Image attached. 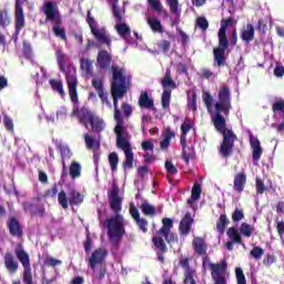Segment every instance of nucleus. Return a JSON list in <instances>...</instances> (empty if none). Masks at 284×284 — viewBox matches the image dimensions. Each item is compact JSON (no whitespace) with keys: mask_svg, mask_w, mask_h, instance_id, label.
<instances>
[{"mask_svg":"<svg viewBox=\"0 0 284 284\" xmlns=\"http://www.w3.org/2000/svg\"><path fill=\"white\" fill-rule=\"evenodd\" d=\"M85 146L88 150H99L101 143L90 134H84Z\"/></svg>","mask_w":284,"mask_h":284,"instance_id":"72a5a7b5","label":"nucleus"},{"mask_svg":"<svg viewBox=\"0 0 284 284\" xmlns=\"http://www.w3.org/2000/svg\"><path fill=\"white\" fill-rule=\"evenodd\" d=\"M176 136V133L170 128L166 126L162 131V141L160 142V148L161 150H168L170 148V143L172 139Z\"/></svg>","mask_w":284,"mask_h":284,"instance_id":"aec40b11","label":"nucleus"},{"mask_svg":"<svg viewBox=\"0 0 284 284\" xmlns=\"http://www.w3.org/2000/svg\"><path fill=\"white\" fill-rule=\"evenodd\" d=\"M172 227H174V221L170 217H164L162 220V227L155 233L152 239L155 247L160 250V252H158V260L160 261V263H165V257L163 256V253L168 252L165 241L169 244L176 243V241H179L176 234L172 232ZM162 236L165 239V241Z\"/></svg>","mask_w":284,"mask_h":284,"instance_id":"0eeeda50","label":"nucleus"},{"mask_svg":"<svg viewBox=\"0 0 284 284\" xmlns=\"http://www.w3.org/2000/svg\"><path fill=\"white\" fill-rule=\"evenodd\" d=\"M92 87L98 92V95L100 97L101 101L103 103L110 104V102L108 101V94H105V92H103V79L93 78L92 79Z\"/></svg>","mask_w":284,"mask_h":284,"instance_id":"b1692460","label":"nucleus"},{"mask_svg":"<svg viewBox=\"0 0 284 284\" xmlns=\"http://www.w3.org/2000/svg\"><path fill=\"white\" fill-rule=\"evenodd\" d=\"M148 6L158 14H168V11L163 7V2H161V0H148Z\"/></svg>","mask_w":284,"mask_h":284,"instance_id":"2f4dec72","label":"nucleus"},{"mask_svg":"<svg viewBox=\"0 0 284 284\" xmlns=\"http://www.w3.org/2000/svg\"><path fill=\"white\" fill-rule=\"evenodd\" d=\"M121 110H122L124 116H126V119H128V116H130L132 114V105H130L125 102L122 103Z\"/></svg>","mask_w":284,"mask_h":284,"instance_id":"052dcab7","label":"nucleus"},{"mask_svg":"<svg viewBox=\"0 0 284 284\" xmlns=\"http://www.w3.org/2000/svg\"><path fill=\"white\" fill-rule=\"evenodd\" d=\"M135 223L142 232H148V220H145L144 217H140L135 220Z\"/></svg>","mask_w":284,"mask_h":284,"instance_id":"4d7b16f0","label":"nucleus"},{"mask_svg":"<svg viewBox=\"0 0 284 284\" xmlns=\"http://www.w3.org/2000/svg\"><path fill=\"white\" fill-rule=\"evenodd\" d=\"M119 0H114L113 3V17L115 19L114 30L118 32L121 39L128 41V39H130V34H132V29L130 28V24L125 23V9L119 8L116 6Z\"/></svg>","mask_w":284,"mask_h":284,"instance_id":"6e6552de","label":"nucleus"},{"mask_svg":"<svg viewBox=\"0 0 284 284\" xmlns=\"http://www.w3.org/2000/svg\"><path fill=\"white\" fill-rule=\"evenodd\" d=\"M0 24H2L3 28L10 26V16H8V10L6 9L0 11Z\"/></svg>","mask_w":284,"mask_h":284,"instance_id":"8fccbe9b","label":"nucleus"},{"mask_svg":"<svg viewBox=\"0 0 284 284\" xmlns=\"http://www.w3.org/2000/svg\"><path fill=\"white\" fill-rule=\"evenodd\" d=\"M235 278L237 284H247V280L245 278V273L241 267H235Z\"/></svg>","mask_w":284,"mask_h":284,"instance_id":"c03bdc74","label":"nucleus"},{"mask_svg":"<svg viewBox=\"0 0 284 284\" xmlns=\"http://www.w3.org/2000/svg\"><path fill=\"white\" fill-rule=\"evenodd\" d=\"M192 223H194V217L192 216V214L186 213L180 222L181 234H183L184 236H187V234H190Z\"/></svg>","mask_w":284,"mask_h":284,"instance_id":"5701e85b","label":"nucleus"},{"mask_svg":"<svg viewBox=\"0 0 284 284\" xmlns=\"http://www.w3.org/2000/svg\"><path fill=\"white\" fill-rule=\"evenodd\" d=\"M245 219V213L241 209H235V211L232 214V221L234 223H239V221H243Z\"/></svg>","mask_w":284,"mask_h":284,"instance_id":"3c124183","label":"nucleus"},{"mask_svg":"<svg viewBox=\"0 0 284 284\" xmlns=\"http://www.w3.org/2000/svg\"><path fill=\"white\" fill-rule=\"evenodd\" d=\"M180 265L184 270V284H196L199 275L195 268L190 267V260L187 257H181Z\"/></svg>","mask_w":284,"mask_h":284,"instance_id":"2eb2a0df","label":"nucleus"},{"mask_svg":"<svg viewBox=\"0 0 284 284\" xmlns=\"http://www.w3.org/2000/svg\"><path fill=\"white\" fill-rule=\"evenodd\" d=\"M97 61L98 67L103 70L105 68H110V64L112 63V57H110V53H108V51H100Z\"/></svg>","mask_w":284,"mask_h":284,"instance_id":"c85d7f7f","label":"nucleus"},{"mask_svg":"<svg viewBox=\"0 0 284 284\" xmlns=\"http://www.w3.org/2000/svg\"><path fill=\"white\" fill-rule=\"evenodd\" d=\"M148 26H150L152 32H158L159 34H163V23L154 16L145 17Z\"/></svg>","mask_w":284,"mask_h":284,"instance_id":"a878e982","label":"nucleus"},{"mask_svg":"<svg viewBox=\"0 0 284 284\" xmlns=\"http://www.w3.org/2000/svg\"><path fill=\"white\" fill-rule=\"evenodd\" d=\"M263 254H265V251L261 246H255L251 250V256L255 258V261H261L263 258Z\"/></svg>","mask_w":284,"mask_h":284,"instance_id":"a18cd8bd","label":"nucleus"},{"mask_svg":"<svg viewBox=\"0 0 284 284\" xmlns=\"http://www.w3.org/2000/svg\"><path fill=\"white\" fill-rule=\"evenodd\" d=\"M16 256L23 267L22 281L24 284H33L32 266H30V255L23 248H16Z\"/></svg>","mask_w":284,"mask_h":284,"instance_id":"f8f14e48","label":"nucleus"},{"mask_svg":"<svg viewBox=\"0 0 284 284\" xmlns=\"http://www.w3.org/2000/svg\"><path fill=\"white\" fill-rule=\"evenodd\" d=\"M203 101L215 130L223 135L220 154L224 158L231 156L234 141H236V134H234V131L227 129V122L225 121V116H227L232 110V93L230 92V87L225 84L220 87L217 101H214L212 94L207 92L203 94Z\"/></svg>","mask_w":284,"mask_h":284,"instance_id":"f257e3e1","label":"nucleus"},{"mask_svg":"<svg viewBox=\"0 0 284 284\" xmlns=\"http://www.w3.org/2000/svg\"><path fill=\"white\" fill-rule=\"evenodd\" d=\"M226 236H229L232 243H237V244L243 243V237L241 236V233L239 232V230H236V227L227 229Z\"/></svg>","mask_w":284,"mask_h":284,"instance_id":"473e14b6","label":"nucleus"},{"mask_svg":"<svg viewBox=\"0 0 284 284\" xmlns=\"http://www.w3.org/2000/svg\"><path fill=\"white\" fill-rule=\"evenodd\" d=\"M50 85L54 92H58L60 97H65V91L63 90V82L61 80H50Z\"/></svg>","mask_w":284,"mask_h":284,"instance_id":"a19ab883","label":"nucleus"},{"mask_svg":"<svg viewBox=\"0 0 284 284\" xmlns=\"http://www.w3.org/2000/svg\"><path fill=\"white\" fill-rule=\"evenodd\" d=\"M26 26V17L23 16V8L16 9V30L20 32Z\"/></svg>","mask_w":284,"mask_h":284,"instance_id":"7c9ffc66","label":"nucleus"},{"mask_svg":"<svg viewBox=\"0 0 284 284\" xmlns=\"http://www.w3.org/2000/svg\"><path fill=\"white\" fill-rule=\"evenodd\" d=\"M250 144L253 150L254 164L258 165V161H261V156L263 154V149L261 148V141H258V138L254 135H250Z\"/></svg>","mask_w":284,"mask_h":284,"instance_id":"f3484780","label":"nucleus"},{"mask_svg":"<svg viewBox=\"0 0 284 284\" xmlns=\"http://www.w3.org/2000/svg\"><path fill=\"white\" fill-rule=\"evenodd\" d=\"M4 267L9 274H17L19 270V262L14 258V255L10 252L4 254Z\"/></svg>","mask_w":284,"mask_h":284,"instance_id":"6ab92c4d","label":"nucleus"},{"mask_svg":"<svg viewBox=\"0 0 284 284\" xmlns=\"http://www.w3.org/2000/svg\"><path fill=\"white\" fill-rule=\"evenodd\" d=\"M113 80L111 82V94L113 98L114 115L113 119H120L124 115L119 110V99H123L132 81V75H126L125 69L113 64L111 67Z\"/></svg>","mask_w":284,"mask_h":284,"instance_id":"423d86ee","label":"nucleus"},{"mask_svg":"<svg viewBox=\"0 0 284 284\" xmlns=\"http://www.w3.org/2000/svg\"><path fill=\"white\" fill-rule=\"evenodd\" d=\"M109 205L114 212L115 215L108 217L104 222L106 227V234L109 236L110 243L113 245H119L121 240L125 235V225H128V221L123 215L119 214L123 207V199L119 196V191L112 190L109 194Z\"/></svg>","mask_w":284,"mask_h":284,"instance_id":"7ed1b4c3","label":"nucleus"},{"mask_svg":"<svg viewBox=\"0 0 284 284\" xmlns=\"http://www.w3.org/2000/svg\"><path fill=\"white\" fill-rule=\"evenodd\" d=\"M3 123H4V128H6L9 132H14V123L12 122V119H10V116L4 115V118H3Z\"/></svg>","mask_w":284,"mask_h":284,"instance_id":"6e6d98bb","label":"nucleus"},{"mask_svg":"<svg viewBox=\"0 0 284 284\" xmlns=\"http://www.w3.org/2000/svg\"><path fill=\"white\" fill-rule=\"evenodd\" d=\"M272 110L274 114H278V112H284V101L283 99H278L272 104Z\"/></svg>","mask_w":284,"mask_h":284,"instance_id":"49530a36","label":"nucleus"},{"mask_svg":"<svg viewBox=\"0 0 284 284\" xmlns=\"http://www.w3.org/2000/svg\"><path fill=\"white\" fill-rule=\"evenodd\" d=\"M80 68L85 77H92L93 67L90 59H82Z\"/></svg>","mask_w":284,"mask_h":284,"instance_id":"58836bf2","label":"nucleus"},{"mask_svg":"<svg viewBox=\"0 0 284 284\" xmlns=\"http://www.w3.org/2000/svg\"><path fill=\"white\" fill-rule=\"evenodd\" d=\"M213 284H227L230 272H227V261L222 260L219 264H210Z\"/></svg>","mask_w":284,"mask_h":284,"instance_id":"9d476101","label":"nucleus"},{"mask_svg":"<svg viewBox=\"0 0 284 284\" xmlns=\"http://www.w3.org/2000/svg\"><path fill=\"white\" fill-rule=\"evenodd\" d=\"M255 187L257 194H263V192H265V183H263V180L256 178Z\"/></svg>","mask_w":284,"mask_h":284,"instance_id":"bf43d9fd","label":"nucleus"},{"mask_svg":"<svg viewBox=\"0 0 284 284\" xmlns=\"http://www.w3.org/2000/svg\"><path fill=\"white\" fill-rule=\"evenodd\" d=\"M165 2L170 9L171 14H174L175 17L181 16V4H179V0H165Z\"/></svg>","mask_w":284,"mask_h":284,"instance_id":"f704fd0d","label":"nucleus"},{"mask_svg":"<svg viewBox=\"0 0 284 284\" xmlns=\"http://www.w3.org/2000/svg\"><path fill=\"white\" fill-rule=\"evenodd\" d=\"M245 183H247V175L245 172L237 173L234 176L233 190H235V192H243V190H245Z\"/></svg>","mask_w":284,"mask_h":284,"instance_id":"393cba45","label":"nucleus"},{"mask_svg":"<svg viewBox=\"0 0 284 284\" xmlns=\"http://www.w3.org/2000/svg\"><path fill=\"white\" fill-rule=\"evenodd\" d=\"M144 216H154L156 214V207L149 202H143L140 206Z\"/></svg>","mask_w":284,"mask_h":284,"instance_id":"4c0bfd02","label":"nucleus"},{"mask_svg":"<svg viewBox=\"0 0 284 284\" xmlns=\"http://www.w3.org/2000/svg\"><path fill=\"white\" fill-rule=\"evenodd\" d=\"M254 26L252 23H247L244 26L241 30V39L242 41H245L246 43H250V41H254Z\"/></svg>","mask_w":284,"mask_h":284,"instance_id":"cd10ccee","label":"nucleus"},{"mask_svg":"<svg viewBox=\"0 0 284 284\" xmlns=\"http://www.w3.org/2000/svg\"><path fill=\"white\" fill-rule=\"evenodd\" d=\"M274 75L275 77H283L284 75V67L281 64H277L274 69Z\"/></svg>","mask_w":284,"mask_h":284,"instance_id":"338daca9","label":"nucleus"},{"mask_svg":"<svg viewBox=\"0 0 284 284\" xmlns=\"http://www.w3.org/2000/svg\"><path fill=\"white\" fill-rule=\"evenodd\" d=\"M165 169L169 172V174H171V175L176 174V166H174V164H172V161L165 162Z\"/></svg>","mask_w":284,"mask_h":284,"instance_id":"680f3d73","label":"nucleus"},{"mask_svg":"<svg viewBox=\"0 0 284 284\" xmlns=\"http://www.w3.org/2000/svg\"><path fill=\"white\" fill-rule=\"evenodd\" d=\"M236 23L239 20L234 18H226L221 20V27L217 32L219 45L213 50L214 61L217 63L219 68L225 65V50L231 45H236L239 41V34L236 32ZM227 28H232L229 32L227 39Z\"/></svg>","mask_w":284,"mask_h":284,"instance_id":"20e7f679","label":"nucleus"},{"mask_svg":"<svg viewBox=\"0 0 284 284\" xmlns=\"http://www.w3.org/2000/svg\"><path fill=\"white\" fill-rule=\"evenodd\" d=\"M192 247L197 256H204L202 262L203 267H210V265H219V263L210 262V257L207 256V243L205 242V237L194 236L192 241Z\"/></svg>","mask_w":284,"mask_h":284,"instance_id":"ddd939ff","label":"nucleus"},{"mask_svg":"<svg viewBox=\"0 0 284 284\" xmlns=\"http://www.w3.org/2000/svg\"><path fill=\"white\" fill-rule=\"evenodd\" d=\"M129 213L131 214L134 221L141 219V213H139V209H136V205L133 202L129 204Z\"/></svg>","mask_w":284,"mask_h":284,"instance_id":"de8ad7c7","label":"nucleus"},{"mask_svg":"<svg viewBox=\"0 0 284 284\" xmlns=\"http://www.w3.org/2000/svg\"><path fill=\"white\" fill-rule=\"evenodd\" d=\"M192 128H194V124L192 123V120L185 119L184 122L181 125L182 134L187 135V132H190V130Z\"/></svg>","mask_w":284,"mask_h":284,"instance_id":"09e8293b","label":"nucleus"},{"mask_svg":"<svg viewBox=\"0 0 284 284\" xmlns=\"http://www.w3.org/2000/svg\"><path fill=\"white\" fill-rule=\"evenodd\" d=\"M9 232L12 236H18L21 239L23 236V230L21 229V224L16 219H11L8 223Z\"/></svg>","mask_w":284,"mask_h":284,"instance_id":"c756f323","label":"nucleus"},{"mask_svg":"<svg viewBox=\"0 0 284 284\" xmlns=\"http://www.w3.org/2000/svg\"><path fill=\"white\" fill-rule=\"evenodd\" d=\"M149 172H150V168H148V165H142L138 169V175L141 176V179L148 175Z\"/></svg>","mask_w":284,"mask_h":284,"instance_id":"69168bd1","label":"nucleus"},{"mask_svg":"<svg viewBox=\"0 0 284 284\" xmlns=\"http://www.w3.org/2000/svg\"><path fill=\"white\" fill-rule=\"evenodd\" d=\"M143 152H154V143L152 140H146L141 143Z\"/></svg>","mask_w":284,"mask_h":284,"instance_id":"5fc2aeb1","label":"nucleus"},{"mask_svg":"<svg viewBox=\"0 0 284 284\" xmlns=\"http://www.w3.org/2000/svg\"><path fill=\"white\" fill-rule=\"evenodd\" d=\"M202 77L204 79H216L217 74L212 72L211 70L209 69H204L202 70Z\"/></svg>","mask_w":284,"mask_h":284,"instance_id":"e2e57ef3","label":"nucleus"},{"mask_svg":"<svg viewBox=\"0 0 284 284\" xmlns=\"http://www.w3.org/2000/svg\"><path fill=\"white\" fill-rule=\"evenodd\" d=\"M105 256H108V251L105 248H98L92 253L89 258V266L93 272H97V266L105 261Z\"/></svg>","mask_w":284,"mask_h":284,"instance_id":"dca6fc26","label":"nucleus"},{"mask_svg":"<svg viewBox=\"0 0 284 284\" xmlns=\"http://www.w3.org/2000/svg\"><path fill=\"white\" fill-rule=\"evenodd\" d=\"M41 12L45 16L47 21H60L61 12L59 11V6L54 1H44L40 8Z\"/></svg>","mask_w":284,"mask_h":284,"instance_id":"4468645a","label":"nucleus"},{"mask_svg":"<svg viewBox=\"0 0 284 284\" xmlns=\"http://www.w3.org/2000/svg\"><path fill=\"white\" fill-rule=\"evenodd\" d=\"M158 48L161 52H168L171 48V43L168 40H161L158 42Z\"/></svg>","mask_w":284,"mask_h":284,"instance_id":"13d9d810","label":"nucleus"},{"mask_svg":"<svg viewBox=\"0 0 284 284\" xmlns=\"http://www.w3.org/2000/svg\"><path fill=\"white\" fill-rule=\"evenodd\" d=\"M163 92H172V90H176V82L172 79V70L166 69L164 77L160 81Z\"/></svg>","mask_w":284,"mask_h":284,"instance_id":"a211bd4d","label":"nucleus"},{"mask_svg":"<svg viewBox=\"0 0 284 284\" xmlns=\"http://www.w3.org/2000/svg\"><path fill=\"white\" fill-rule=\"evenodd\" d=\"M240 234H242V236H245L246 239H250V236L254 234V225L248 224L247 222H243L240 225Z\"/></svg>","mask_w":284,"mask_h":284,"instance_id":"e433bc0d","label":"nucleus"},{"mask_svg":"<svg viewBox=\"0 0 284 284\" xmlns=\"http://www.w3.org/2000/svg\"><path fill=\"white\" fill-rule=\"evenodd\" d=\"M58 203L63 210H68L70 205H81L83 203V194L77 190H71L69 192V197L65 191H61L58 194Z\"/></svg>","mask_w":284,"mask_h":284,"instance_id":"9b49d317","label":"nucleus"},{"mask_svg":"<svg viewBox=\"0 0 284 284\" xmlns=\"http://www.w3.org/2000/svg\"><path fill=\"white\" fill-rule=\"evenodd\" d=\"M55 57L58 65L65 77L69 97L73 103V116L80 119L85 128H89L90 125L92 132H103V130H105V122L103 119L85 109L79 110V94L77 93L79 80L77 79V67L70 62V58L61 52V50L55 51Z\"/></svg>","mask_w":284,"mask_h":284,"instance_id":"f03ea898","label":"nucleus"},{"mask_svg":"<svg viewBox=\"0 0 284 284\" xmlns=\"http://www.w3.org/2000/svg\"><path fill=\"white\" fill-rule=\"evenodd\" d=\"M109 165L112 172H116L119 168V153L112 152L109 154Z\"/></svg>","mask_w":284,"mask_h":284,"instance_id":"79ce46f5","label":"nucleus"},{"mask_svg":"<svg viewBox=\"0 0 284 284\" xmlns=\"http://www.w3.org/2000/svg\"><path fill=\"white\" fill-rule=\"evenodd\" d=\"M87 22L91 28V33L97 39V41H99V43H104L105 45H108V48H110L112 43L110 33H108L104 27H100L99 23H97V20H94V18L90 16V11L88 12Z\"/></svg>","mask_w":284,"mask_h":284,"instance_id":"1a4fd4ad","label":"nucleus"},{"mask_svg":"<svg viewBox=\"0 0 284 284\" xmlns=\"http://www.w3.org/2000/svg\"><path fill=\"white\" fill-rule=\"evenodd\" d=\"M69 174L71 179H79L81 176V163L73 161L69 166Z\"/></svg>","mask_w":284,"mask_h":284,"instance_id":"c9c22d12","label":"nucleus"},{"mask_svg":"<svg viewBox=\"0 0 284 284\" xmlns=\"http://www.w3.org/2000/svg\"><path fill=\"white\" fill-rule=\"evenodd\" d=\"M52 30L55 37H59V39H62V41H68V37L65 36V28H63L62 18H60V20L53 21Z\"/></svg>","mask_w":284,"mask_h":284,"instance_id":"bb28decb","label":"nucleus"},{"mask_svg":"<svg viewBox=\"0 0 284 284\" xmlns=\"http://www.w3.org/2000/svg\"><path fill=\"white\" fill-rule=\"evenodd\" d=\"M171 100H172V91H163L162 99H161L163 110H170Z\"/></svg>","mask_w":284,"mask_h":284,"instance_id":"37998d69","label":"nucleus"},{"mask_svg":"<svg viewBox=\"0 0 284 284\" xmlns=\"http://www.w3.org/2000/svg\"><path fill=\"white\" fill-rule=\"evenodd\" d=\"M115 126L114 134L116 136V148L122 150L124 153V161L122 162V168L125 171L132 170L134 168V151L132 149V135L128 132V125L125 124V118H114Z\"/></svg>","mask_w":284,"mask_h":284,"instance_id":"39448f33","label":"nucleus"},{"mask_svg":"<svg viewBox=\"0 0 284 284\" xmlns=\"http://www.w3.org/2000/svg\"><path fill=\"white\" fill-rule=\"evenodd\" d=\"M144 161L145 163H154L156 161V158L154 156V152H145L144 154Z\"/></svg>","mask_w":284,"mask_h":284,"instance_id":"0e129e2a","label":"nucleus"},{"mask_svg":"<svg viewBox=\"0 0 284 284\" xmlns=\"http://www.w3.org/2000/svg\"><path fill=\"white\" fill-rule=\"evenodd\" d=\"M276 230H277V233L280 234V236L284 235V222L283 221L277 222Z\"/></svg>","mask_w":284,"mask_h":284,"instance_id":"774afa93","label":"nucleus"},{"mask_svg":"<svg viewBox=\"0 0 284 284\" xmlns=\"http://www.w3.org/2000/svg\"><path fill=\"white\" fill-rule=\"evenodd\" d=\"M139 105L144 110H154V99L150 97L148 91H142L139 98Z\"/></svg>","mask_w":284,"mask_h":284,"instance_id":"4be33fe9","label":"nucleus"},{"mask_svg":"<svg viewBox=\"0 0 284 284\" xmlns=\"http://www.w3.org/2000/svg\"><path fill=\"white\" fill-rule=\"evenodd\" d=\"M230 223V220H227V215H221L220 219L216 222V231L220 234L225 233V227H227V224Z\"/></svg>","mask_w":284,"mask_h":284,"instance_id":"ea45409f","label":"nucleus"},{"mask_svg":"<svg viewBox=\"0 0 284 284\" xmlns=\"http://www.w3.org/2000/svg\"><path fill=\"white\" fill-rule=\"evenodd\" d=\"M201 184L195 183L191 191V197L186 201L187 205L192 207V210H196V205L201 199Z\"/></svg>","mask_w":284,"mask_h":284,"instance_id":"412c9836","label":"nucleus"},{"mask_svg":"<svg viewBox=\"0 0 284 284\" xmlns=\"http://www.w3.org/2000/svg\"><path fill=\"white\" fill-rule=\"evenodd\" d=\"M196 26L202 29L203 32L210 28V22H207V19L205 17H199L196 19Z\"/></svg>","mask_w":284,"mask_h":284,"instance_id":"603ef678","label":"nucleus"},{"mask_svg":"<svg viewBox=\"0 0 284 284\" xmlns=\"http://www.w3.org/2000/svg\"><path fill=\"white\" fill-rule=\"evenodd\" d=\"M61 260H57L52 256H48L44 260V265H48V267H57V265H61Z\"/></svg>","mask_w":284,"mask_h":284,"instance_id":"864d4df0","label":"nucleus"}]
</instances>
